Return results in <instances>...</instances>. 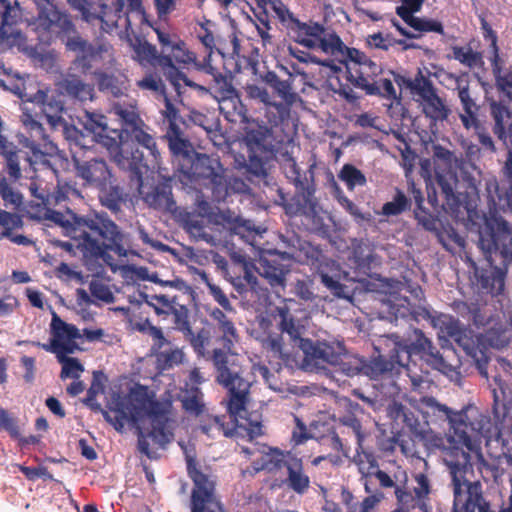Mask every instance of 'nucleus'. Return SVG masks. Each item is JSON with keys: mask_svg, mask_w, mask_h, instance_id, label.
Listing matches in <instances>:
<instances>
[{"mask_svg": "<svg viewBox=\"0 0 512 512\" xmlns=\"http://www.w3.org/2000/svg\"><path fill=\"white\" fill-rule=\"evenodd\" d=\"M488 420L477 410L461 416L454 427V435L467 451L456 449L444 459L453 483L454 512H487L480 491V484L470 482L466 475L472 470V455L479 463L482 473L491 477L496 484L503 482L508 468H512V455L503 453L490 461L481 453L480 436Z\"/></svg>", "mask_w": 512, "mask_h": 512, "instance_id": "obj_1", "label": "nucleus"}, {"mask_svg": "<svg viewBox=\"0 0 512 512\" xmlns=\"http://www.w3.org/2000/svg\"><path fill=\"white\" fill-rule=\"evenodd\" d=\"M91 409L100 411L105 420L117 431L122 432L126 424L137 430L138 449L148 458H155L150 450V442L157 447H164L173 438V422L169 418V403L154 401L146 392L131 391L121 396L115 395L109 410H103L96 398L83 400Z\"/></svg>", "mask_w": 512, "mask_h": 512, "instance_id": "obj_2", "label": "nucleus"}, {"mask_svg": "<svg viewBox=\"0 0 512 512\" xmlns=\"http://www.w3.org/2000/svg\"><path fill=\"white\" fill-rule=\"evenodd\" d=\"M212 362L217 372L216 382L228 392L227 409L230 416L240 427L248 431L251 438L261 435L260 422L248 421L246 417L247 405L250 402L251 382L242 377L233 363L229 364L228 356L223 350L218 348L213 350Z\"/></svg>", "mask_w": 512, "mask_h": 512, "instance_id": "obj_3", "label": "nucleus"}, {"mask_svg": "<svg viewBox=\"0 0 512 512\" xmlns=\"http://www.w3.org/2000/svg\"><path fill=\"white\" fill-rule=\"evenodd\" d=\"M479 248L492 265L493 254H499L504 269L494 267L490 275L481 277V285L491 294L502 293L505 286L507 267L512 263V227L502 217H491L479 233Z\"/></svg>", "mask_w": 512, "mask_h": 512, "instance_id": "obj_4", "label": "nucleus"}, {"mask_svg": "<svg viewBox=\"0 0 512 512\" xmlns=\"http://www.w3.org/2000/svg\"><path fill=\"white\" fill-rule=\"evenodd\" d=\"M76 248L85 258L104 259L106 245L119 237L122 229L106 212H92L74 222Z\"/></svg>", "mask_w": 512, "mask_h": 512, "instance_id": "obj_5", "label": "nucleus"}, {"mask_svg": "<svg viewBox=\"0 0 512 512\" xmlns=\"http://www.w3.org/2000/svg\"><path fill=\"white\" fill-rule=\"evenodd\" d=\"M382 342L389 348V354H379L368 361L365 360V376L371 380L398 374L403 367L407 366L411 358L409 347L402 343L398 335L385 336Z\"/></svg>", "mask_w": 512, "mask_h": 512, "instance_id": "obj_6", "label": "nucleus"}, {"mask_svg": "<svg viewBox=\"0 0 512 512\" xmlns=\"http://www.w3.org/2000/svg\"><path fill=\"white\" fill-rule=\"evenodd\" d=\"M180 172L192 179L205 181L216 201H222L227 197V177L218 158L197 153L188 165H180Z\"/></svg>", "mask_w": 512, "mask_h": 512, "instance_id": "obj_7", "label": "nucleus"}, {"mask_svg": "<svg viewBox=\"0 0 512 512\" xmlns=\"http://www.w3.org/2000/svg\"><path fill=\"white\" fill-rule=\"evenodd\" d=\"M299 348L304 353L305 364L314 368L336 366L345 353V347L339 341L300 340Z\"/></svg>", "mask_w": 512, "mask_h": 512, "instance_id": "obj_8", "label": "nucleus"}, {"mask_svg": "<svg viewBox=\"0 0 512 512\" xmlns=\"http://www.w3.org/2000/svg\"><path fill=\"white\" fill-rule=\"evenodd\" d=\"M446 77L455 84L454 90L457 92L461 109L459 118L462 125L467 130H478L479 128V105L470 88L469 76L467 74L454 75L446 73Z\"/></svg>", "mask_w": 512, "mask_h": 512, "instance_id": "obj_9", "label": "nucleus"}, {"mask_svg": "<svg viewBox=\"0 0 512 512\" xmlns=\"http://www.w3.org/2000/svg\"><path fill=\"white\" fill-rule=\"evenodd\" d=\"M313 168L314 165H310L308 170L302 171L295 159L289 155L286 156L283 162V170L286 177L296 186L305 203L309 205V212L307 214L315 216L317 214V203L314 199Z\"/></svg>", "mask_w": 512, "mask_h": 512, "instance_id": "obj_10", "label": "nucleus"}, {"mask_svg": "<svg viewBox=\"0 0 512 512\" xmlns=\"http://www.w3.org/2000/svg\"><path fill=\"white\" fill-rule=\"evenodd\" d=\"M34 3L38 10L35 19L37 29L56 31L59 35L62 32L73 31L71 16L66 11L60 10L55 0H34Z\"/></svg>", "mask_w": 512, "mask_h": 512, "instance_id": "obj_11", "label": "nucleus"}, {"mask_svg": "<svg viewBox=\"0 0 512 512\" xmlns=\"http://www.w3.org/2000/svg\"><path fill=\"white\" fill-rule=\"evenodd\" d=\"M416 334L418 337L412 347L416 352L420 353L421 359L452 381H458L460 373L457 370V366L447 362L446 358L433 345L432 341L425 337L421 331H417Z\"/></svg>", "mask_w": 512, "mask_h": 512, "instance_id": "obj_12", "label": "nucleus"}, {"mask_svg": "<svg viewBox=\"0 0 512 512\" xmlns=\"http://www.w3.org/2000/svg\"><path fill=\"white\" fill-rule=\"evenodd\" d=\"M125 0H113L110 5L102 3L101 11L95 17V23L100 24V29L103 32L111 33L115 29H124L127 34L132 31V23L129 12L125 11Z\"/></svg>", "mask_w": 512, "mask_h": 512, "instance_id": "obj_13", "label": "nucleus"}, {"mask_svg": "<svg viewBox=\"0 0 512 512\" xmlns=\"http://www.w3.org/2000/svg\"><path fill=\"white\" fill-rule=\"evenodd\" d=\"M244 143L251 153L273 154L275 136L271 127L258 120H250L244 129Z\"/></svg>", "mask_w": 512, "mask_h": 512, "instance_id": "obj_14", "label": "nucleus"}, {"mask_svg": "<svg viewBox=\"0 0 512 512\" xmlns=\"http://www.w3.org/2000/svg\"><path fill=\"white\" fill-rule=\"evenodd\" d=\"M21 17L22 11L17 1L0 0V45L12 47L20 42L22 34L14 25Z\"/></svg>", "mask_w": 512, "mask_h": 512, "instance_id": "obj_15", "label": "nucleus"}, {"mask_svg": "<svg viewBox=\"0 0 512 512\" xmlns=\"http://www.w3.org/2000/svg\"><path fill=\"white\" fill-rule=\"evenodd\" d=\"M422 88L418 94V101L423 114L434 123L448 120L452 110L446 100L438 95L432 81L429 79Z\"/></svg>", "mask_w": 512, "mask_h": 512, "instance_id": "obj_16", "label": "nucleus"}, {"mask_svg": "<svg viewBox=\"0 0 512 512\" xmlns=\"http://www.w3.org/2000/svg\"><path fill=\"white\" fill-rule=\"evenodd\" d=\"M129 135L131 139L137 142L142 148H144L148 152V155L152 158L151 163L149 164L148 160L144 159L143 154L136 151L132 154L133 163L135 165L143 164L145 167H149L151 165L152 168L158 170L162 177H169L163 173V171L166 169L162 167L160 152L157 149V144L154 137L148 132V127L145 125V123L132 130Z\"/></svg>", "mask_w": 512, "mask_h": 512, "instance_id": "obj_17", "label": "nucleus"}, {"mask_svg": "<svg viewBox=\"0 0 512 512\" xmlns=\"http://www.w3.org/2000/svg\"><path fill=\"white\" fill-rule=\"evenodd\" d=\"M73 163L76 175L89 187H98L104 181L109 180L112 175L111 170L103 159L80 160L74 156Z\"/></svg>", "mask_w": 512, "mask_h": 512, "instance_id": "obj_18", "label": "nucleus"}, {"mask_svg": "<svg viewBox=\"0 0 512 512\" xmlns=\"http://www.w3.org/2000/svg\"><path fill=\"white\" fill-rule=\"evenodd\" d=\"M138 191L149 207L161 211H173L175 202L172 199V191L168 185H150L141 181Z\"/></svg>", "mask_w": 512, "mask_h": 512, "instance_id": "obj_19", "label": "nucleus"}, {"mask_svg": "<svg viewBox=\"0 0 512 512\" xmlns=\"http://www.w3.org/2000/svg\"><path fill=\"white\" fill-rule=\"evenodd\" d=\"M188 473L194 482V489L191 494V507H194V501L200 503L201 511H205L207 504L214 502L215 482L209 476L199 471L191 460H188Z\"/></svg>", "mask_w": 512, "mask_h": 512, "instance_id": "obj_20", "label": "nucleus"}, {"mask_svg": "<svg viewBox=\"0 0 512 512\" xmlns=\"http://www.w3.org/2000/svg\"><path fill=\"white\" fill-rule=\"evenodd\" d=\"M50 327L51 334L60 345L63 354H72L79 349L76 340L81 339L82 334L75 325L64 322L53 312Z\"/></svg>", "mask_w": 512, "mask_h": 512, "instance_id": "obj_21", "label": "nucleus"}, {"mask_svg": "<svg viewBox=\"0 0 512 512\" xmlns=\"http://www.w3.org/2000/svg\"><path fill=\"white\" fill-rule=\"evenodd\" d=\"M242 452L249 455H254L256 452L261 454L260 458L253 462V468L256 472L266 470L268 472H275L282 467L287 468V462L289 459H285V455L278 449H272L269 447L259 448H242Z\"/></svg>", "mask_w": 512, "mask_h": 512, "instance_id": "obj_22", "label": "nucleus"}, {"mask_svg": "<svg viewBox=\"0 0 512 512\" xmlns=\"http://www.w3.org/2000/svg\"><path fill=\"white\" fill-rule=\"evenodd\" d=\"M98 189V199L101 205L113 213L121 210L122 203L126 200L123 187L119 185L117 180L111 175L109 180L104 181L96 187Z\"/></svg>", "mask_w": 512, "mask_h": 512, "instance_id": "obj_23", "label": "nucleus"}, {"mask_svg": "<svg viewBox=\"0 0 512 512\" xmlns=\"http://www.w3.org/2000/svg\"><path fill=\"white\" fill-rule=\"evenodd\" d=\"M96 61H103L109 65L114 62L113 47L110 43L101 40L96 45L90 44L88 54L76 56L73 63L82 73H87Z\"/></svg>", "mask_w": 512, "mask_h": 512, "instance_id": "obj_24", "label": "nucleus"}, {"mask_svg": "<svg viewBox=\"0 0 512 512\" xmlns=\"http://www.w3.org/2000/svg\"><path fill=\"white\" fill-rule=\"evenodd\" d=\"M230 314L231 313L226 312L224 309L217 307L210 309L208 312L216 328L222 333L223 346L229 352L232 351L234 343L239 340L237 329Z\"/></svg>", "mask_w": 512, "mask_h": 512, "instance_id": "obj_25", "label": "nucleus"}, {"mask_svg": "<svg viewBox=\"0 0 512 512\" xmlns=\"http://www.w3.org/2000/svg\"><path fill=\"white\" fill-rule=\"evenodd\" d=\"M358 87L365 90L370 95H380L388 100H392L397 104L401 101V92L394 87V80L389 74L378 80L370 81L369 79L360 77Z\"/></svg>", "mask_w": 512, "mask_h": 512, "instance_id": "obj_26", "label": "nucleus"}, {"mask_svg": "<svg viewBox=\"0 0 512 512\" xmlns=\"http://www.w3.org/2000/svg\"><path fill=\"white\" fill-rule=\"evenodd\" d=\"M58 87L67 96L81 103L93 101L95 98L94 85L82 81L76 75H67L58 83Z\"/></svg>", "mask_w": 512, "mask_h": 512, "instance_id": "obj_27", "label": "nucleus"}, {"mask_svg": "<svg viewBox=\"0 0 512 512\" xmlns=\"http://www.w3.org/2000/svg\"><path fill=\"white\" fill-rule=\"evenodd\" d=\"M490 108L495 121L493 132L505 145H508L512 139V113L496 100L490 101Z\"/></svg>", "mask_w": 512, "mask_h": 512, "instance_id": "obj_28", "label": "nucleus"}, {"mask_svg": "<svg viewBox=\"0 0 512 512\" xmlns=\"http://www.w3.org/2000/svg\"><path fill=\"white\" fill-rule=\"evenodd\" d=\"M281 69L288 74L289 79L282 80L275 72H268L264 77V81L284 101V106L290 107L297 101L298 94L293 89L292 73L284 66ZM286 109L288 110V108Z\"/></svg>", "mask_w": 512, "mask_h": 512, "instance_id": "obj_29", "label": "nucleus"}, {"mask_svg": "<svg viewBox=\"0 0 512 512\" xmlns=\"http://www.w3.org/2000/svg\"><path fill=\"white\" fill-rule=\"evenodd\" d=\"M167 138L169 149L180 171V165H188L197 153L192 144L187 139L181 137L180 133L173 125H171V133H168Z\"/></svg>", "mask_w": 512, "mask_h": 512, "instance_id": "obj_30", "label": "nucleus"}, {"mask_svg": "<svg viewBox=\"0 0 512 512\" xmlns=\"http://www.w3.org/2000/svg\"><path fill=\"white\" fill-rule=\"evenodd\" d=\"M272 315L279 318V330L282 333H287L291 340L300 347V340H305L301 337L303 327L295 319L290 308L286 304L276 306Z\"/></svg>", "mask_w": 512, "mask_h": 512, "instance_id": "obj_31", "label": "nucleus"}, {"mask_svg": "<svg viewBox=\"0 0 512 512\" xmlns=\"http://www.w3.org/2000/svg\"><path fill=\"white\" fill-rule=\"evenodd\" d=\"M257 272L260 276L265 278L269 284L274 286H285L286 270L280 262L274 259L260 258L258 261Z\"/></svg>", "mask_w": 512, "mask_h": 512, "instance_id": "obj_32", "label": "nucleus"}, {"mask_svg": "<svg viewBox=\"0 0 512 512\" xmlns=\"http://www.w3.org/2000/svg\"><path fill=\"white\" fill-rule=\"evenodd\" d=\"M396 13L419 36L424 32L444 33L443 26L439 21L416 17L405 8H396Z\"/></svg>", "mask_w": 512, "mask_h": 512, "instance_id": "obj_33", "label": "nucleus"}, {"mask_svg": "<svg viewBox=\"0 0 512 512\" xmlns=\"http://www.w3.org/2000/svg\"><path fill=\"white\" fill-rule=\"evenodd\" d=\"M112 112L122 121L124 127L123 130L127 134L144 123L139 116L136 101H132L128 105L114 103Z\"/></svg>", "mask_w": 512, "mask_h": 512, "instance_id": "obj_34", "label": "nucleus"}, {"mask_svg": "<svg viewBox=\"0 0 512 512\" xmlns=\"http://www.w3.org/2000/svg\"><path fill=\"white\" fill-rule=\"evenodd\" d=\"M183 228L196 241H204L210 245L215 244V238L205 230V221L203 215L187 213L182 218Z\"/></svg>", "mask_w": 512, "mask_h": 512, "instance_id": "obj_35", "label": "nucleus"}, {"mask_svg": "<svg viewBox=\"0 0 512 512\" xmlns=\"http://www.w3.org/2000/svg\"><path fill=\"white\" fill-rule=\"evenodd\" d=\"M29 137L26 147L30 148L35 156L38 154H52L57 150V146L50 139L42 125L33 128L29 132Z\"/></svg>", "mask_w": 512, "mask_h": 512, "instance_id": "obj_36", "label": "nucleus"}, {"mask_svg": "<svg viewBox=\"0 0 512 512\" xmlns=\"http://www.w3.org/2000/svg\"><path fill=\"white\" fill-rule=\"evenodd\" d=\"M293 23L297 27V42L307 48H316L324 27L318 23H303L298 19H293Z\"/></svg>", "mask_w": 512, "mask_h": 512, "instance_id": "obj_37", "label": "nucleus"}, {"mask_svg": "<svg viewBox=\"0 0 512 512\" xmlns=\"http://www.w3.org/2000/svg\"><path fill=\"white\" fill-rule=\"evenodd\" d=\"M30 100L41 106L43 113H58L64 112L65 107L63 101L54 95L49 89H39Z\"/></svg>", "mask_w": 512, "mask_h": 512, "instance_id": "obj_38", "label": "nucleus"}, {"mask_svg": "<svg viewBox=\"0 0 512 512\" xmlns=\"http://www.w3.org/2000/svg\"><path fill=\"white\" fill-rule=\"evenodd\" d=\"M355 52L357 54L356 62L359 67L355 70V73L350 72V80L358 87L360 77H367L370 81H374L373 78L382 72V68L380 65L368 59L364 54H360L356 50Z\"/></svg>", "mask_w": 512, "mask_h": 512, "instance_id": "obj_39", "label": "nucleus"}, {"mask_svg": "<svg viewBox=\"0 0 512 512\" xmlns=\"http://www.w3.org/2000/svg\"><path fill=\"white\" fill-rule=\"evenodd\" d=\"M288 480L290 487L302 493L309 487V478L303 473L302 462L297 458H289L287 462Z\"/></svg>", "mask_w": 512, "mask_h": 512, "instance_id": "obj_40", "label": "nucleus"}, {"mask_svg": "<svg viewBox=\"0 0 512 512\" xmlns=\"http://www.w3.org/2000/svg\"><path fill=\"white\" fill-rule=\"evenodd\" d=\"M397 417H401L403 423L406 427L409 428L410 432L420 440L426 441L430 437V432L427 429L426 425L420 423L418 418L414 415L413 412L407 410L402 405L397 406Z\"/></svg>", "mask_w": 512, "mask_h": 512, "instance_id": "obj_41", "label": "nucleus"}, {"mask_svg": "<svg viewBox=\"0 0 512 512\" xmlns=\"http://www.w3.org/2000/svg\"><path fill=\"white\" fill-rule=\"evenodd\" d=\"M80 122L84 129L92 135V138L108 130L106 117L95 111L84 110L83 115L80 117Z\"/></svg>", "mask_w": 512, "mask_h": 512, "instance_id": "obj_42", "label": "nucleus"}, {"mask_svg": "<svg viewBox=\"0 0 512 512\" xmlns=\"http://www.w3.org/2000/svg\"><path fill=\"white\" fill-rule=\"evenodd\" d=\"M219 102L220 112L225 116L226 119L233 121L235 115L243 116L246 109L241 103V99L238 91L231 95L222 96L217 98Z\"/></svg>", "mask_w": 512, "mask_h": 512, "instance_id": "obj_43", "label": "nucleus"}, {"mask_svg": "<svg viewBox=\"0 0 512 512\" xmlns=\"http://www.w3.org/2000/svg\"><path fill=\"white\" fill-rule=\"evenodd\" d=\"M245 91L250 99L258 100L266 106L274 108L278 112L280 118H283L287 113V109L283 103L271 101V96L266 88L250 84L245 87Z\"/></svg>", "mask_w": 512, "mask_h": 512, "instance_id": "obj_44", "label": "nucleus"}, {"mask_svg": "<svg viewBox=\"0 0 512 512\" xmlns=\"http://www.w3.org/2000/svg\"><path fill=\"white\" fill-rule=\"evenodd\" d=\"M59 36L67 50L77 53V56H85L88 54L91 43L78 33L74 24L73 31L62 32Z\"/></svg>", "mask_w": 512, "mask_h": 512, "instance_id": "obj_45", "label": "nucleus"}, {"mask_svg": "<svg viewBox=\"0 0 512 512\" xmlns=\"http://www.w3.org/2000/svg\"><path fill=\"white\" fill-rule=\"evenodd\" d=\"M336 366L339 367V371L345 376H365V359L359 356L347 355L345 352L344 355L340 357V360Z\"/></svg>", "mask_w": 512, "mask_h": 512, "instance_id": "obj_46", "label": "nucleus"}, {"mask_svg": "<svg viewBox=\"0 0 512 512\" xmlns=\"http://www.w3.org/2000/svg\"><path fill=\"white\" fill-rule=\"evenodd\" d=\"M104 0H67L72 8L81 13L84 21L90 24L95 23V17L101 11L102 3Z\"/></svg>", "mask_w": 512, "mask_h": 512, "instance_id": "obj_47", "label": "nucleus"}, {"mask_svg": "<svg viewBox=\"0 0 512 512\" xmlns=\"http://www.w3.org/2000/svg\"><path fill=\"white\" fill-rule=\"evenodd\" d=\"M388 74L393 77L394 83L397 84L400 90L402 87H405L415 96H418L421 89H423L422 87H424L429 80V78L426 77L420 69L413 79L406 78L393 71H389Z\"/></svg>", "mask_w": 512, "mask_h": 512, "instance_id": "obj_48", "label": "nucleus"}, {"mask_svg": "<svg viewBox=\"0 0 512 512\" xmlns=\"http://www.w3.org/2000/svg\"><path fill=\"white\" fill-rule=\"evenodd\" d=\"M436 180L448 204H454L457 200L455 195V188L458 183L456 173L452 170H448L445 173L436 171Z\"/></svg>", "mask_w": 512, "mask_h": 512, "instance_id": "obj_49", "label": "nucleus"}, {"mask_svg": "<svg viewBox=\"0 0 512 512\" xmlns=\"http://www.w3.org/2000/svg\"><path fill=\"white\" fill-rule=\"evenodd\" d=\"M182 406L186 412L199 415L204 411L203 393L198 387L186 390L181 398Z\"/></svg>", "mask_w": 512, "mask_h": 512, "instance_id": "obj_50", "label": "nucleus"}, {"mask_svg": "<svg viewBox=\"0 0 512 512\" xmlns=\"http://www.w3.org/2000/svg\"><path fill=\"white\" fill-rule=\"evenodd\" d=\"M98 85L100 90L107 91L115 97L122 96L127 91L126 79H118L116 76L106 73L98 74Z\"/></svg>", "mask_w": 512, "mask_h": 512, "instance_id": "obj_51", "label": "nucleus"}, {"mask_svg": "<svg viewBox=\"0 0 512 512\" xmlns=\"http://www.w3.org/2000/svg\"><path fill=\"white\" fill-rule=\"evenodd\" d=\"M493 72L496 78V87L502 94L501 101L512 102V72L502 69L495 64Z\"/></svg>", "mask_w": 512, "mask_h": 512, "instance_id": "obj_52", "label": "nucleus"}, {"mask_svg": "<svg viewBox=\"0 0 512 512\" xmlns=\"http://www.w3.org/2000/svg\"><path fill=\"white\" fill-rule=\"evenodd\" d=\"M432 325L439 329L440 332L447 334L453 338L455 335H459L460 330L463 328L460 321L447 314H438L431 318Z\"/></svg>", "mask_w": 512, "mask_h": 512, "instance_id": "obj_53", "label": "nucleus"}, {"mask_svg": "<svg viewBox=\"0 0 512 512\" xmlns=\"http://www.w3.org/2000/svg\"><path fill=\"white\" fill-rule=\"evenodd\" d=\"M263 347L271 352L274 357L281 360L289 359L291 352L283 344V338L281 335L268 333L261 339Z\"/></svg>", "mask_w": 512, "mask_h": 512, "instance_id": "obj_54", "label": "nucleus"}, {"mask_svg": "<svg viewBox=\"0 0 512 512\" xmlns=\"http://www.w3.org/2000/svg\"><path fill=\"white\" fill-rule=\"evenodd\" d=\"M484 340L490 347L500 350L509 345L511 335L507 328L493 327L485 332Z\"/></svg>", "mask_w": 512, "mask_h": 512, "instance_id": "obj_55", "label": "nucleus"}, {"mask_svg": "<svg viewBox=\"0 0 512 512\" xmlns=\"http://www.w3.org/2000/svg\"><path fill=\"white\" fill-rule=\"evenodd\" d=\"M338 177L346 183L350 190H353L355 186H363L366 184L365 175L351 164H345L340 170Z\"/></svg>", "mask_w": 512, "mask_h": 512, "instance_id": "obj_56", "label": "nucleus"}, {"mask_svg": "<svg viewBox=\"0 0 512 512\" xmlns=\"http://www.w3.org/2000/svg\"><path fill=\"white\" fill-rule=\"evenodd\" d=\"M170 314L172 315V323L174 325L173 328L181 332L182 335L192 329L190 322V311L186 306L178 303L170 311Z\"/></svg>", "mask_w": 512, "mask_h": 512, "instance_id": "obj_57", "label": "nucleus"}, {"mask_svg": "<svg viewBox=\"0 0 512 512\" xmlns=\"http://www.w3.org/2000/svg\"><path fill=\"white\" fill-rule=\"evenodd\" d=\"M185 354L180 348H170L157 354V363L162 369H170L184 360Z\"/></svg>", "mask_w": 512, "mask_h": 512, "instance_id": "obj_58", "label": "nucleus"}, {"mask_svg": "<svg viewBox=\"0 0 512 512\" xmlns=\"http://www.w3.org/2000/svg\"><path fill=\"white\" fill-rule=\"evenodd\" d=\"M68 354H62L59 356L58 361L62 364V370L60 373L61 379L73 378L78 379L80 374L83 372L84 367L73 357H68Z\"/></svg>", "mask_w": 512, "mask_h": 512, "instance_id": "obj_59", "label": "nucleus"}, {"mask_svg": "<svg viewBox=\"0 0 512 512\" xmlns=\"http://www.w3.org/2000/svg\"><path fill=\"white\" fill-rule=\"evenodd\" d=\"M272 154H260L249 152L246 163L247 171L253 176L264 178L267 176L266 159Z\"/></svg>", "mask_w": 512, "mask_h": 512, "instance_id": "obj_60", "label": "nucleus"}, {"mask_svg": "<svg viewBox=\"0 0 512 512\" xmlns=\"http://www.w3.org/2000/svg\"><path fill=\"white\" fill-rule=\"evenodd\" d=\"M210 89L214 90L216 98L237 92L233 85V76L231 74H215V79L212 80V86Z\"/></svg>", "mask_w": 512, "mask_h": 512, "instance_id": "obj_61", "label": "nucleus"}, {"mask_svg": "<svg viewBox=\"0 0 512 512\" xmlns=\"http://www.w3.org/2000/svg\"><path fill=\"white\" fill-rule=\"evenodd\" d=\"M93 140L111 152H116L123 144L122 132H119L118 130L108 129L107 132H102L100 135H96Z\"/></svg>", "mask_w": 512, "mask_h": 512, "instance_id": "obj_62", "label": "nucleus"}, {"mask_svg": "<svg viewBox=\"0 0 512 512\" xmlns=\"http://www.w3.org/2000/svg\"><path fill=\"white\" fill-rule=\"evenodd\" d=\"M184 339L190 343V345L193 347L194 351L200 355H205L206 345L208 343V332L201 328L197 333H194L192 329L189 330V332H186L183 335Z\"/></svg>", "mask_w": 512, "mask_h": 512, "instance_id": "obj_63", "label": "nucleus"}, {"mask_svg": "<svg viewBox=\"0 0 512 512\" xmlns=\"http://www.w3.org/2000/svg\"><path fill=\"white\" fill-rule=\"evenodd\" d=\"M136 85L141 90H148L157 95L165 94V84L157 74H146L142 79L136 82Z\"/></svg>", "mask_w": 512, "mask_h": 512, "instance_id": "obj_64", "label": "nucleus"}]
</instances>
